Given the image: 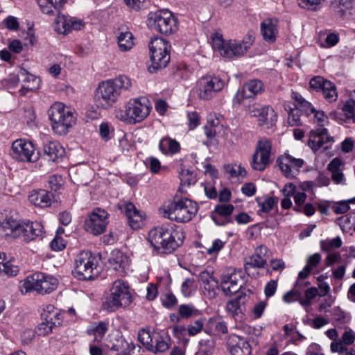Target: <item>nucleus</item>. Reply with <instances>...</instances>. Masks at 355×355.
Returning a JSON list of instances; mask_svg holds the SVG:
<instances>
[{
  "label": "nucleus",
  "mask_w": 355,
  "mask_h": 355,
  "mask_svg": "<svg viewBox=\"0 0 355 355\" xmlns=\"http://www.w3.org/2000/svg\"><path fill=\"white\" fill-rule=\"evenodd\" d=\"M107 211L96 208L85 221V229L94 235L102 234L107 225Z\"/></svg>",
  "instance_id": "obj_15"
},
{
  "label": "nucleus",
  "mask_w": 355,
  "mask_h": 355,
  "mask_svg": "<svg viewBox=\"0 0 355 355\" xmlns=\"http://www.w3.org/2000/svg\"><path fill=\"white\" fill-rule=\"evenodd\" d=\"M277 289V280L271 279L270 280L264 287V294L266 299L272 297Z\"/></svg>",
  "instance_id": "obj_59"
},
{
  "label": "nucleus",
  "mask_w": 355,
  "mask_h": 355,
  "mask_svg": "<svg viewBox=\"0 0 355 355\" xmlns=\"http://www.w3.org/2000/svg\"><path fill=\"white\" fill-rule=\"evenodd\" d=\"M213 46L225 58H232L243 55L250 48L252 40H230L225 41L221 35H216L212 37Z\"/></svg>",
  "instance_id": "obj_10"
},
{
  "label": "nucleus",
  "mask_w": 355,
  "mask_h": 355,
  "mask_svg": "<svg viewBox=\"0 0 355 355\" xmlns=\"http://www.w3.org/2000/svg\"><path fill=\"white\" fill-rule=\"evenodd\" d=\"M108 262L114 270L119 271L120 275H123L130 267V259L126 254L115 249L112 251Z\"/></svg>",
  "instance_id": "obj_24"
},
{
  "label": "nucleus",
  "mask_w": 355,
  "mask_h": 355,
  "mask_svg": "<svg viewBox=\"0 0 355 355\" xmlns=\"http://www.w3.org/2000/svg\"><path fill=\"white\" fill-rule=\"evenodd\" d=\"M331 141L328 130L325 128H318L309 132L308 146L314 151L318 150L324 143Z\"/></svg>",
  "instance_id": "obj_25"
},
{
  "label": "nucleus",
  "mask_w": 355,
  "mask_h": 355,
  "mask_svg": "<svg viewBox=\"0 0 355 355\" xmlns=\"http://www.w3.org/2000/svg\"><path fill=\"white\" fill-rule=\"evenodd\" d=\"M288 121L291 126L301 125L300 110L298 109L291 110L288 114Z\"/></svg>",
  "instance_id": "obj_63"
},
{
  "label": "nucleus",
  "mask_w": 355,
  "mask_h": 355,
  "mask_svg": "<svg viewBox=\"0 0 355 355\" xmlns=\"http://www.w3.org/2000/svg\"><path fill=\"white\" fill-rule=\"evenodd\" d=\"M309 85L312 89L321 92L323 97L329 103L334 102L338 98L336 85L321 76H315L311 78Z\"/></svg>",
  "instance_id": "obj_18"
},
{
  "label": "nucleus",
  "mask_w": 355,
  "mask_h": 355,
  "mask_svg": "<svg viewBox=\"0 0 355 355\" xmlns=\"http://www.w3.org/2000/svg\"><path fill=\"white\" fill-rule=\"evenodd\" d=\"M248 112L251 116L259 118V125L270 128L275 125L277 121V115L272 107L269 105L252 104L248 107Z\"/></svg>",
  "instance_id": "obj_16"
},
{
  "label": "nucleus",
  "mask_w": 355,
  "mask_h": 355,
  "mask_svg": "<svg viewBox=\"0 0 355 355\" xmlns=\"http://www.w3.org/2000/svg\"><path fill=\"white\" fill-rule=\"evenodd\" d=\"M191 73L190 69L184 63H179L174 67L173 76L178 79H187Z\"/></svg>",
  "instance_id": "obj_48"
},
{
  "label": "nucleus",
  "mask_w": 355,
  "mask_h": 355,
  "mask_svg": "<svg viewBox=\"0 0 355 355\" xmlns=\"http://www.w3.org/2000/svg\"><path fill=\"white\" fill-rule=\"evenodd\" d=\"M243 284L242 274L240 271L234 270L231 273L224 275L222 277L220 287L225 295H232L242 291Z\"/></svg>",
  "instance_id": "obj_21"
},
{
  "label": "nucleus",
  "mask_w": 355,
  "mask_h": 355,
  "mask_svg": "<svg viewBox=\"0 0 355 355\" xmlns=\"http://www.w3.org/2000/svg\"><path fill=\"white\" fill-rule=\"evenodd\" d=\"M20 78L22 85L19 92L21 96H24L28 92L35 91L39 89L40 85V78L28 73L26 69H20Z\"/></svg>",
  "instance_id": "obj_28"
},
{
  "label": "nucleus",
  "mask_w": 355,
  "mask_h": 355,
  "mask_svg": "<svg viewBox=\"0 0 355 355\" xmlns=\"http://www.w3.org/2000/svg\"><path fill=\"white\" fill-rule=\"evenodd\" d=\"M159 149L166 155H173L180 152V145L175 139L165 137L159 141Z\"/></svg>",
  "instance_id": "obj_37"
},
{
  "label": "nucleus",
  "mask_w": 355,
  "mask_h": 355,
  "mask_svg": "<svg viewBox=\"0 0 355 355\" xmlns=\"http://www.w3.org/2000/svg\"><path fill=\"white\" fill-rule=\"evenodd\" d=\"M11 156L13 159L21 161L35 162L39 159V153L32 142L25 139H17L12 145Z\"/></svg>",
  "instance_id": "obj_13"
},
{
  "label": "nucleus",
  "mask_w": 355,
  "mask_h": 355,
  "mask_svg": "<svg viewBox=\"0 0 355 355\" xmlns=\"http://www.w3.org/2000/svg\"><path fill=\"white\" fill-rule=\"evenodd\" d=\"M26 221H17L12 218H6L3 222V227L10 230L9 234L14 238H19L25 241Z\"/></svg>",
  "instance_id": "obj_30"
},
{
  "label": "nucleus",
  "mask_w": 355,
  "mask_h": 355,
  "mask_svg": "<svg viewBox=\"0 0 355 355\" xmlns=\"http://www.w3.org/2000/svg\"><path fill=\"white\" fill-rule=\"evenodd\" d=\"M44 155L52 162L57 161L64 155V148L57 141H49L44 145Z\"/></svg>",
  "instance_id": "obj_36"
},
{
  "label": "nucleus",
  "mask_w": 355,
  "mask_h": 355,
  "mask_svg": "<svg viewBox=\"0 0 355 355\" xmlns=\"http://www.w3.org/2000/svg\"><path fill=\"white\" fill-rule=\"evenodd\" d=\"M73 109L60 102H55L49 110V119L55 132L64 135L75 123L76 116Z\"/></svg>",
  "instance_id": "obj_7"
},
{
  "label": "nucleus",
  "mask_w": 355,
  "mask_h": 355,
  "mask_svg": "<svg viewBox=\"0 0 355 355\" xmlns=\"http://www.w3.org/2000/svg\"><path fill=\"white\" fill-rule=\"evenodd\" d=\"M295 99L298 102V105L300 107V109L298 110L304 112L306 115L315 112V109L311 103L306 101L301 95L295 94Z\"/></svg>",
  "instance_id": "obj_51"
},
{
  "label": "nucleus",
  "mask_w": 355,
  "mask_h": 355,
  "mask_svg": "<svg viewBox=\"0 0 355 355\" xmlns=\"http://www.w3.org/2000/svg\"><path fill=\"white\" fill-rule=\"evenodd\" d=\"M107 347L111 351L116 352L117 354L133 351L135 348L134 343L128 342L123 336L115 338L111 345H107Z\"/></svg>",
  "instance_id": "obj_39"
},
{
  "label": "nucleus",
  "mask_w": 355,
  "mask_h": 355,
  "mask_svg": "<svg viewBox=\"0 0 355 355\" xmlns=\"http://www.w3.org/2000/svg\"><path fill=\"white\" fill-rule=\"evenodd\" d=\"M267 306V300L260 301L255 304L252 311L254 318H260L262 316Z\"/></svg>",
  "instance_id": "obj_57"
},
{
  "label": "nucleus",
  "mask_w": 355,
  "mask_h": 355,
  "mask_svg": "<svg viewBox=\"0 0 355 355\" xmlns=\"http://www.w3.org/2000/svg\"><path fill=\"white\" fill-rule=\"evenodd\" d=\"M19 271V267L10 261H6L3 265H0V276L14 277Z\"/></svg>",
  "instance_id": "obj_47"
},
{
  "label": "nucleus",
  "mask_w": 355,
  "mask_h": 355,
  "mask_svg": "<svg viewBox=\"0 0 355 355\" xmlns=\"http://www.w3.org/2000/svg\"><path fill=\"white\" fill-rule=\"evenodd\" d=\"M99 261L100 258L89 251L80 252L75 259L74 277L79 280L94 279L97 277Z\"/></svg>",
  "instance_id": "obj_8"
},
{
  "label": "nucleus",
  "mask_w": 355,
  "mask_h": 355,
  "mask_svg": "<svg viewBox=\"0 0 355 355\" xmlns=\"http://www.w3.org/2000/svg\"><path fill=\"white\" fill-rule=\"evenodd\" d=\"M162 304L166 308H171L178 303L176 297L171 293H166L162 299Z\"/></svg>",
  "instance_id": "obj_64"
},
{
  "label": "nucleus",
  "mask_w": 355,
  "mask_h": 355,
  "mask_svg": "<svg viewBox=\"0 0 355 355\" xmlns=\"http://www.w3.org/2000/svg\"><path fill=\"white\" fill-rule=\"evenodd\" d=\"M271 148L270 140L265 138L259 140L251 162L253 169L262 171L270 164Z\"/></svg>",
  "instance_id": "obj_14"
},
{
  "label": "nucleus",
  "mask_w": 355,
  "mask_h": 355,
  "mask_svg": "<svg viewBox=\"0 0 355 355\" xmlns=\"http://www.w3.org/2000/svg\"><path fill=\"white\" fill-rule=\"evenodd\" d=\"M132 85V80L124 75L101 83L94 95L96 106L103 109L111 107L117 101L121 92L129 90Z\"/></svg>",
  "instance_id": "obj_2"
},
{
  "label": "nucleus",
  "mask_w": 355,
  "mask_h": 355,
  "mask_svg": "<svg viewBox=\"0 0 355 355\" xmlns=\"http://www.w3.org/2000/svg\"><path fill=\"white\" fill-rule=\"evenodd\" d=\"M198 211V204L187 198H176L159 209V214L163 217L178 223L190 221L196 215Z\"/></svg>",
  "instance_id": "obj_3"
},
{
  "label": "nucleus",
  "mask_w": 355,
  "mask_h": 355,
  "mask_svg": "<svg viewBox=\"0 0 355 355\" xmlns=\"http://www.w3.org/2000/svg\"><path fill=\"white\" fill-rule=\"evenodd\" d=\"M55 29L59 33L63 34H66L71 30L79 31L84 26L82 20L67 19L64 15L58 16L55 20Z\"/></svg>",
  "instance_id": "obj_29"
},
{
  "label": "nucleus",
  "mask_w": 355,
  "mask_h": 355,
  "mask_svg": "<svg viewBox=\"0 0 355 355\" xmlns=\"http://www.w3.org/2000/svg\"><path fill=\"white\" fill-rule=\"evenodd\" d=\"M224 86L225 81L218 76H203L197 83L198 96L201 99H210L220 92Z\"/></svg>",
  "instance_id": "obj_12"
},
{
  "label": "nucleus",
  "mask_w": 355,
  "mask_h": 355,
  "mask_svg": "<svg viewBox=\"0 0 355 355\" xmlns=\"http://www.w3.org/2000/svg\"><path fill=\"white\" fill-rule=\"evenodd\" d=\"M277 164L285 177L293 178L298 174L300 168L304 164V161L302 159L295 158L289 154L284 153L277 158Z\"/></svg>",
  "instance_id": "obj_17"
},
{
  "label": "nucleus",
  "mask_w": 355,
  "mask_h": 355,
  "mask_svg": "<svg viewBox=\"0 0 355 355\" xmlns=\"http://www.w3.org/2000/svg\"><path fill=\"white\" fill-rule=\"evenodd\" d=\"M324 0H298V5L308 10H314L317 6L322 3Z\"/></svg>",
  "instance_id": "obj_60"
},
{
  "label": "nucleus",
  "mask_w": 355,
  "mask_h": 355,
  "mask_svg": "<svg viewBox=\"0 0 355 355\" xmlns=\"http://www.w3.org/2000/svg\"><path fill=\"white\" fill-rule=\"evenodd\" d=\"M125 214L132 229H138L141 227L144 219L143 216L132 203L128 202L125 204Z\"/></svg>",
  "instance_id": "obj_35"
},
{
  "label": "nucleus",
  "mask_w": 355,
  "mask_h": 355,
  "mask_svg": "<svg viewBox=\"0 0 355 355\" xmlns=\"http://www.w3.org/2000/svg\"><path fill=\"white\" fill-rule=\"evenodd\" d=\"M311 270L308 266H304L303 270H301L298 274V277L295 283V287L302 289L304 287L310 284L309 282H303V279H306L311 273Z\"/></svg>",
  "instance_id": "obj_53"
},
{
  "label": "nucleus",
  "mask_w": 355,
  "mask_h": 355,
  "mask_svg": "<svg viewBox=\"0 0 355 355\" xmlns=\"http://www.w3.org/2000/svg\"><path fill=\"white\" fill-rule=\"evenodd\" d=\"M225 173L230 175V178H236L239 176L245 177L246 175L245 169L240 165L228 164L225 166Z\"/></svg>",
  "instance_id": "obj_50"
},
{
  "label": "nucleus",
  "mask_w": 355,
  "mask_h": 355,
  "mask_svg": "<svg viewBox=\"0 0 355 355\" xmlns=\"http://www.w3.org/2000/svg\"><path fill=\"white\" fill-rule=\"evenodd\" d=\"M131 302L132 295L128 284L122 279H117L113 282L109 295L105 297L102 308L107 312H114L128 306Z\"/></svg>",
  "instance_id": "obj_4"
},
{
  "label": "nucleus",
  "mask_w": 355,
  "mask_h": 355,
  "mask_svg": "<svg viewBox=\"0 0 355 355\" xmlns=\"http://www.w3.org/2000/svg\"><path fill=\"white\" fill-rule=\"evenodd\" d=\"M175 164L179 173V178L182 185L190 186L196 182L197 179L196 173L184 165L183 159L175 160Z\"/></svg>",
  "instance_id": "obj_31"
},
{
  "label": "nucleus",
  "mask_w": 355,
  "mask_h": 355,
  "mask_svg": "<svg viewBox=\"0 0 355 355\" xmlns=\"http://www.w3.org/2000/svg\"><path fill=\"white\" fill-rule=\"evenodd\" d=\"M277 19H266L261 24V31L263 39L270 43H273L276 40L278 33Z\"/></svg>",
  "instance_id": "obj_34"
},
{
  "label": "nucleus",
  "mask_w": 355,
  "mask_h": 355,
  "mask_svg": "<svg viewBox=\"0 0 355 355\" xmlns=\"http://www.w3.org/2000/svg\"><path fill=\"white\" fill-rule=\"evenodd\" d=\"M119 50L122 52L130 51L133 45V35L129 31L121 32L117 37Z\"/></svg>",
  "instance_id": "obj_41"
},
{
  "label": "nucleus",
  "mask_w": 355,
  "mask_h": 355,
  "mask_svg": "<svg viewBox=\"0 0 355 355\" xmlns=\"http://www.w3.org/2000/svg\"><path fill=\"white\" fill-rule=\"evenodd\" d=\"M43 234V226L40 222L26 221L25 242H29Z\"/></svg>",
  "instance_id": "obj_38"
},
{
  "label": "nucleus",
  "mask_w": 355,
  "mask_h": 355,
  "mask_svg": "<svg viewBox=\"0 0 355 355\" xmlns=\"http://www.w3.org/2000/svg\"><path fill=\"white\" fill-rule=\"evenodd\" d=\"M148 25L162 34L169 35L177 30V21L173 14L167 10L150 12Z\"/></svg>",
  "instance_id": "obj_11"
},
{
  "label": "nucleus",
  "mask_w": 355,
  "mask_h": 355,
  "mask_svg": "<svg viewBox=\"0 0 355 355\" xmlns=\"http://www.w3.org/2000/svg\"><path fill=\"white\" fill-rule=\"evenodd\" d=\"M203 327V321L202 320H197L187 328V331L189 336H193L199 334Z\"/></svg>",
  "instance_id": "obj_61"
},
{
  "label": "nucleus",
  "mask_w": 355,
  "mask_h": 355,
  "mask_svg": "<svg viewBox=\"0 0 355 355\" xmlns=\"http://www.w3.org/2000/svg\"><path fill=\"white\" fill-rule=\"evenodd\" d=\"M269 250L264 245L254 249V253L246 260L244 269L248 275H254V268H264L267 264Z\"/></svg>",
  "instance_id": "obj_19"
},
{
  "label": "nucleus",
  "mask_w": 355,
  "mask_h": 355,
  "mask_svg": "<svg viewBox=\"0 0 355 355\" xmlns=\"http://www.w3.org/2000/svg\"><path fill=\"white\" fill-rule=\"evenodd\" d=\"M239 345H248L244 338L232 334L229 336L227 340V348L238 346Z\"/></svg>",
  "instance_id": "obj_62"
},
{
  "label": "nucleus",
  "mask_w": 355,
  "mask_h": 355,
  "mask_svg": "<svg viewBox=\"0 0 355 355\" xmlns=\"http://www.w3.org/2000/svg\"><path fill=\"white\" fill-rule=\"evenodd\" d=\"M354 218L351 214L343 215L338 218L336 223L343 232H349L352 229L354 223Z\"/></svg>",
  "instance_id": "obj_46"
},
{
  "label": "nucleus",
  "mask_w": 355,
  "mask_h": 355,
  "mask_svg": "<svg viewBox=\"0 0 355 355\" xmlns=\"http://www.w3.org/2000/svg\"><path fill=\"white\" fill-rule=\"evenodd\" d=\"M225 243V241H222L220 239L214 240L211 245L207 249V254L210 255L218 254L223 248Z\"/></svg>",
  "instance_id": "obj_56"
},
{
  "label": "nucleus",
  "mask_w": 355,
  "mask_h": 355,
  "mask_svg": "<svg viewBox=\"0 0 355 355\" xmlns=\"http://www.w3.org/2000/svg\"><path fill=\"white\" fill-rule=\"evenodd\" d=\"M298 287L286 292L283 296V301L290 304L297 301L301 297V293L297 290Z\"/></svg>",
  "instance_id": "obj_55"
},
{
  "label": "nucleus",
  "mask_w": 355,
  "mask_h": 355,
  "mask_svg": "<svg viewBox=\"0 0 355 355\" xmlns=\"http://www.w3.org/2000/svg\"><path fill=\"white\" fill-rule=\"evenodd\" d=\"M197 289L196 282L192 278H186L181 284L180 291L185 297L193 295Z\"/></svg>",
  "instance_id": "obj_44"
},
{
  "label": "nucleus",
  "mask_w": 355,
  "mask_h": 355,
  "mask_svg": "<svg viewBox=\"0 0 355 355\" xmlns=\"http://www.w3.org/2000/svg\"><path fill=\"white\" fill-rule=\"evenodd\" d=\"M182 228L173 223H165L151 229L148 241L151 246L161 254L173 252L182 243Z\"/></svg>",
  "instance_id": "obj_1"
},
{
  "label": "nucleus",
  "mask_w": 355,
  "mask_h": 355,
  "mask_svg": "<svg viewBox=\"0 0 355 355\" xmlns=\"http://www.w3.org/2000/svg\"><path fill=\"white\" fill-rule=\"evenodd\" d=\"M108 330V322L100 321L91 325L87 330L88 334L94 336L96 341H101Z\"/></svg>",
  "instance_id": "obj_40"
},
{
  "label": "nucleus",
  "mask_w": 355,
  "mask_h": 355,
  "mask_svg": "<svg viewBox=\"0 0 355 355\" xmlns=\"http://www.w3.org/2000/svg\"><path fill=\"white\" fill-rule=\"evenodd\" d=\"M42 322L39 324L40 334L46 335L52 331L54 327L60 325L61 319L58 311L52 305H48L41 314Z\"/></svg>",
  "instance_id": "obj_20"
},
{
  "label": "nucleus",
  "mask_w": 355,
  "mask_h": 355,
  "mask_svg": "<svg viewBox=\"0 0 355 355\" xmlns=\"http://www.w3.org/2000/svg\"><path fill=\"white\" fill-rule=\"evenodd\" d=\"M53 198V193L44 189L33 191L28 196V200L32 204L41 208L49 207Z\"/></svg>",
  "instance_id": "obj_32"
},
{
  "label": "nucleus",
  "mask_w": 355,
  "mask_h": 355,
  "mask_svg": "<svg viewBox=\"0 0 355 355\" xmlns=\"http://www.w3.org/2000/svg\"><path fill=\"white\" fill-rule=\"evenodd\" d=\"M58 285V281L54 277L42 272H35L21 281L19 288L23 294L35 291L38 294L44 295L55 290Z\"/></svg>",
  "instance_id": "obj_6"
},
{
  "label": "nucleus",
  "mask_w": 355,
  "mask_h": 355,
  "mask_svg": "<svg viewBox=\"0 0 355 355\" xmlns=\"http://www.w3.org/2000/svg\"><path fill=\"white\" fill-rule=\"evenodd\" d=\"M344 162L338 157L334 158L327 165V170L331 173V179L334 184L347 185V180L343 173Z\"/></svg>",
  "instance_id": "obj_26"
},
{
  "label": "nucleus",
  "mask_w": 355,
  "mask_h": 355,
  "mask_svg": "<svg viewBox=\"0 0 355 355\" xmlns=\"http://www.w3.org/2000/svg\"><path fill=\"white\" fill-rule=\"evenodd\" d=\"M170 345L171 338L168 335H162L153 331L152 343L149 345L148 350L153 353H162L168 350Z\"/></svg>",
  "instance_id": "obj_33"
},
{
  "label": "nucleus",
  "mask_w": 355,
  "mask_h": 355,
  "mask_svg": "<svg viewBox=\"0 0 355 355\" xmlns=\"http://www.w3.org/2000/svg\"><path fill=\"white\" fill-rule=\"evenodd\" d=\"M355 342V332L349 327L345 328L340 339L331 342L330 349L331 352L344 355L347 352V345H351Z\"/></svg>",
  "instance_id": "obj_22"
},
{
  "label": "nucleus",
  "mask_w": 355,
  "mask_h": 355,
  "mask_svg": "<svg viewBox=\"0 0 355 355\" xmlns=\"http://www.w3.org/2000/svg\"><path fill=\"white\" fill-rule=\"evenodd\" d=\"M234 207L231 204L218 205L215 207L212 214L219 215L223 217L231 218Z\"/></svg>",
  "instance_id": "obj_49"
},
{
  "label": "nucleus",
  "mask_w": 355,
  "mask_h": 355,
  "mask_svg": "<svg viewBox=\"0 0 355 355\" xmlns=\"http://www.w3.org/2000/svg\"><path fill=\"white\" fill-rule=\"evenodd\" d=\"M320 244L322 251L329 252L334 249L340 248L343 244V241L340 236H336L334 239L322 240L320 241Z\"/></svg>",
  "instance_id": "obj_45"
},
{
  "label": "nucleus",
  "mask_w": 355,
  "mask_h": 355,
  "mask_svg": "<svg viewBox=\"0 0 355 355\" xmlns=\"http://www.w3.org/2000/svg\"><path fill=\"white\" fill-rule=\"evenodd\" d=\"M263 91V83L261 80L254 79L245 83L242 89L239 90L234 96V100L240 101L241 98L253 97Z\"/></svg>",
  "instance_id": "obj_27"
},
{
  "label": "nucleus",
  "mask_w": 355,
  "mask_h": 355,
  "mask_svg": "<svg viewBox=\"0 0 355 355\" xmlns=\"http://www.w3.org/2000/svg\"><path fill=\"white\" fill-rule=\"evenodd\" d=\"M149 49L152 62L148 67L149 71L155 73L157 70L166 67L171 59L169 42L162 37H155L151 40Z\"/></svg>",
  "instance_id": "obj_9"
},
{
  "label": "nucleus",
  "mask_w": 355,
  "mask_h": 355,
  "mask_svg": "<svg viewBox=\"0 0 355 355\" xmlns=\"http://www.w3.org/2000/svg\"><path fill=\"white\" fill-rule=\"evenodd\" d=\"M63 183L61 175H52L49 178V185L52 191H57L60 189Z\"/></svg>",
  "instance_id": "obj_58"
},
{
  "label": "nucleus",
  "mask_w": 355,
  "mask_h": 355,
  "mask_svg": "<svg viewBox=\"0 0 355 355\" xmlns=\"http://www.w3.org/2000/svg\"><path fill=\"white\" fill-rule=\"evenodd\" d=\"M138 340L148 350L149 345L152 343L153 332L150 333L145 329L139 331L138 333Z\"/></svg>",
  "instance_id": "obj_54"
},
{
  "label": "nucleus",
  "mask_w": 355,
  "mask_h": 355,
  "mask_svg": "<svg viewBox=\"0 0 355 355\" xmlns=\"http://www.w3.org/2000/svg\"><path fill=\"white\" fill-rule=\"evenodd\" d=\"M257 201L260 207V209L257 211V213L259 215H261V213H268L277 203V199L272 196L265 197L263 200H261L259 198H257Z\"/></svg>",
  "instance_id": "obj_43"
},
{
  "label": "nucleus",
  "mask_w": 355,
  "mask_h": 355,
  "mask_svg": "<svg viewBox=\"0 0 355 355\" xmlns=\"http://www.w3.org/2000/svg\"><path fill=\"white\" fill-rule=\"evenodd\" d=\"M252 292L250 289H242L239 295L234 300L227 302L226 309L234 317L242 318L241 305L245 304L250 297Z\"/></svg>",
  "instance_id": "obj_23"
},
{
  "label": "nucleus",
  "mask_w": 355,
  "mask_h": 355,
  "mask_svg": "<svg viewBox=\"0 0 355 355\" xmlns=\"http://www.w3.org/2000/svg\"><path fill=\"white\" fill-rule=\"evenodd\" d=\"M179 314L182 318H189L195 315L198 310L191 304H181L178 309Z\"/></svg>",
  "instance_id": "obj_52"
},
{
  "label": "nucleus",
  "mask_w": 355,
  "mask_h": 355,
  "mask_svg": "<svg viewBox=\"0 0 355 355\" xmlns=\"http://www.w3.org/2000/svg\"><path fill=\"white\" fill-rule=\"evenodd\" d=\"M150 101L146 97L131 99L125 107V111L116 110V116L121 121L130 123H137L144 121L151 110Z\"/></svg>",
  "instance_id": "obj_5"
},
{
  "label": "nucleus",
  "mask_w": 355,
  "mask_h": 355,
  "mask_svg": "<svg viewBox=\"0 0 355 355\" xmlns=\"http://www.w3.org/2000/svg\"><path fill=\"white\" fill-rule=\"evenodd\" d=\"M199 277L203 284L204 289L214 293V289L217 286V282L212 274L207 270H203L200 272Z\"/></svg>",
  "instance_id": "obj_42"
}]
</instances>
